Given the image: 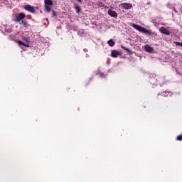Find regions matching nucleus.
Listing matches in <instances>:
<instances>
[{"label":"nucleus","mask_w":182,"mask_h":182,"mask_svg":"<svg viewBox=\"0 0 182 182\" xmlns=\"http://www.w3.org/2000/svg\"><path fill=\"white\" fill-rule=\"evenodd\" d=\"M132 26L134 29H136V31H139V32H141L142 33H147L148 35H150L151 33L150 31L147 30V28H144L137 24H133Z\"/></svg>","instance_id":"f257e3e1"},{"label":"nucleus","mask_w":182,"mask_h":182,"mask_svg":"<svg viewBox=\"0 0 182 182\" xmlns=\"http://www.w3.org/2000/svg\"><path fill=\"white\" fill-rule=\"evenodd\" d=\"M26 15L23 13H20L18 16H16L15 18V22H18L19 23H21V22H22V21H23V19H25L26 18Z\"/></svg>","instance_id":"f03ea898"},{"label":"nucleus","mask_w":182,"mask_h":182,"mask_svg":"<svg viewBox=\"0 0 182 182\" xmlns=\"http://www.w3.org/2000/svg\"><path fill=\"white\" fill-rule=\"evenodd\" d=\"M23 9L26 11H28V12H31V14H35V7L28 4V5H25L23 6Z\"/></svg>","instance_id":"7ed1b4c3"},{"label":"nucleus","mask_w":182,"mask_h":182,"mask_svg":"<svg viewBox=\"0 0 182 182\" xmlns=\"http://www.w3.org/2000/svg\"><path fill=\"white\" fill-rule=\"evenodd\" d=\"M122 8L123 9H132V8H133V6L130 3H123L122 4Z\"/></svg>","instance_id":"20e7f679"},{"label":"nucleus","mask_w":182,"mask_h":182,"mask_svg":"<svg viewBox=\"0 0 182 182\" xmlns=\"http://www.w3.org/2000/svg\"><path fill=\"white\" fill-rule=\"evenodd\" d=\"M107 14L112 18H117V13L112 9H109Z\"/></svg>","instance_id":"39448f33"},{"label":"nucleus","mask_w":182,"mask_h":182,"mask_svg":"<svg viewBox=\"0 0 182 182\" xmlns=\"http://www.w3.org/2000/svg\"><path fill=\"white\" fill-rule=\"evenodd\" d=\"M19 25H22L26 29H28V28L31 26V25L28 23V21L25 20H22L21 22L19 23Z\"/></svg>","instance_id":"423d86ee"},{"label":"nucleus","mask_w":182,"mask_h":182,"mask_svg":"<svg viewBox=\"0 0 182 182\" xmlns=\"http://www.w3.org/2000/svg\"><path fill=\"white\" fill-rule=\"evenodd\" d=\"M159 31H160V32H161V33H164V35H169L170 34V31H168V30H167L164 27H161L159 28Z\"/></svg>","instance_id":"0eeeda50"},{"label":"nucleus","mask_w":182,"mask_h":182,"mask_svg":"<svg viewBox=\"0 0 182 182\" xmlns=\"http://www.w3.org/2000/svg\"><path fill=\"white\" fill-rule=\"evenodd\" d=\"M119 55H120V53H119V51H117L116 50H113L111 52L112 58H117V56H119Z\"/></svg>","instance_id":"6e6552de"},{"label":"nucleus","mask_w":182,"mask_h":182,"mask_svg":"<svg viewBox=\"0 0 182 182\" xmlns=\"http://www.w3.org/2000/svg\"><path fill=\"white\" fill-rule=\"evenodd\" d=\"M74 9L75 10L76 14H80L82 11L80 6L76 4H74Z\"/></svg>","instance_id":"1a4fd4ad"},{"label":"nucleus","mask_w":182,"mask_h":182,"mask_svg":"<svg viewBox=\"0 0 182 182\" xmlns=\"http://www.w3.org/2000/svg\"><path fill=\"white\" fill-rule=\"evenodd\" d=\"M17 43H18V45H21L22 46H26V48L29 47V44H26L25 42H22L21 41H17Z\"/></svg>","instance_id":"9d476101"},{"label":"nucleus","mask_w":182,"mask_h":182,"mask_svg":"<svg viewBox=\"0 0 182 182\" xmlns=\"http://www.w3.org/2000/svg\"><path fill=\"white\" fill-rule=\"evenodd\" d=\"M107 43H108L109 46L113 47V46H114L116 43L112 39H110L107 41Z\"/></svg>","instance_id":"9b49d317"},{"label":"nucleus","mask_w":182,"mask_h":182,"mask_svg":"<svg viewBox=\"0 0 182 182\" xmlns=\"http://www.w3.org/2000/svg\"><path fill=\"white\" fill-rule=\"evenodd\" d=\"M145 50L146 52L151 53L153 51V48L149 46H145Z\"/></svg>","instance_id":"f8f14e48"},{"label":"nucleus","mask_w":182,"mask_h":182,"mask_svg":"<svg viewBox=\"0 0 182 182\" xmlns=\"http://www.w3.org/2000/svg\"><path fill=\"white\" fill-rule=\"evenodd\" d=\"M44 4H45V5L52 6V5H53V1L52 0H45Z\"/></svg>","instance_id":"ddd939ff"},{"label":"nucleus","mask_w":182,"mask_h":182,"mask_svg":"<svg viewBox=\"0 0 182 182\" xmlns=\"http://www.w3.org/2000/svg\"><path fill=\"white\" fill-rule=\"evenodd\" d=\"M45 9L46 11V12H50L51 9H50V5H46L44 6Z\"/></svg>","instance_id":"4468645a"},{"label":"nucleus","mask_w":182,"mask_h":182,"mask_svg":"<svg viewBox=\"0 0 182 182\" xmlns=\"http://www.w3.org/2000/svg\"><path fill=\"white\" fill-rule=\"evenodd\" d=\"M97 6H99L100 8H102V6H105V4H103V2L102 1H99L97 4Z\"/></svg>","instance_id":"2eb2a0df"},{"label":"nucleus","mask_w":182,"mask_h":182,"mask_svg":"<svg viewBox=\"0 0 182 182\" xmlns=\"http://www.w3.org/2000/svg\"><path fill=\"white\" fill-rule=\"evenodd\" d=\"M122 49H124V50H126L127 52H129V53L132 52V50H130V49L127 48L125 46H122Z\"/></svg>","instance_id":"dca6fc26"},{"label":"nucleus","mask_w":182,"mask_h":182,"mask_svg":"<svg viewBox=\"0 0 182 182\" xmlns=\"http://www.w3.org/2000/svg\"><path fill=\"white\" fill-rule=\"evenodd\" d=\"M175 45H176V46H181V48H182V43H180L178 41H176Z\"/></svg>","instance_id":"f3484780"},{"label":"nucleus","mask_w":182,"mask_h":182,"mask_svg":"<svg viewBox=\"0 0 182 182\" xmlns=\"http://www.w3.org/2000/svg\"><path fill=\"white\" fill-rule=\"evenodd\" d=\"M168 92H161V95H162V96H168Z\"/></svg>","instance_id":"a211bd4d"},{"label":"nucleus","mask_w":182,"mask_h":182,"mask_svg":"<svg viewBox=\"0 0 182 182\" xmlns=\"http://www.w3.org/2000/svg\"><path fill=\"white\" fill-rule=\"evenodd\" d=\"M177 140H178V141H181V140H182V135H178V136H177Z\"/></svg>","instance_id":"6ab92c4d"},{"label":"nucleus","mask_w":182,"mask_h":182,"mask_svg":"<svg viewBox=\"0 0 182 182\" xmlns=\"http://www.w3.org/2000/svg\"><path fill=\"white\" fill-rule=\"evenodd\" d=\"M52 14H53V16H55V17L58 16V14H56V11H55V10L52 11Z\"/></svg>","instance_id":"aec40b11"},{"label":"nucleus","mask_w":182,"mask_h":182,"mask_svg":"<svg viewBox=\"0 0 182 182\" xmlns=\"http://www.w3.org/2000/svg\"><path fill=\"white\" fill-rule=\"evenodd\" d=\"M23 41H26V42H28V38H23Z\"/></svg>","instance_id":"412c9836"},{"label":"nucleus","mask_w":182,"mask_h":182,"mask_svg":"<svg viewBox=\"0 0 182 182\" xmlns=\"http://www.w3.org/2000/svg\"><path fill=\"white\" fill-rule=\"evenodd\" d=\"M80 4H82V0H77Z\"/></svg>","instance_id":"4be33fe9"}]
</instances>
